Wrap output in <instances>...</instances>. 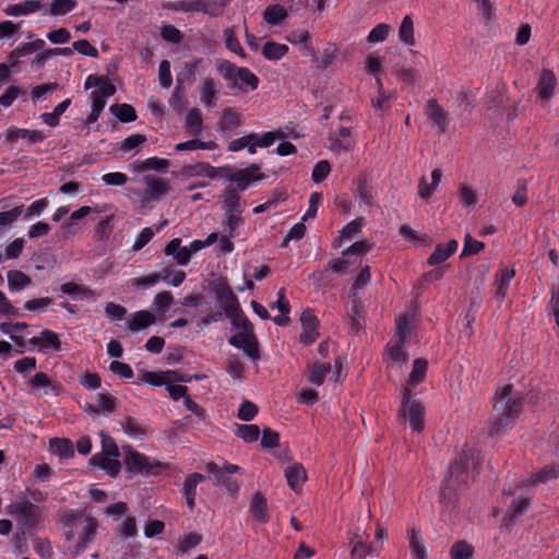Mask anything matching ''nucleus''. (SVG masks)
Segmentation results:
<instances>
[{
  "label": "nucleus",
  "instance_id": "obj_22",
  "mask_svg": "<svg viewBox=\"0 0 559 559\" xmlns=\"http://www.w3.org/2000/svg\"><path fill=\"white\" fill-rule=\"evenodd\" d=\"M285 477L287 479L289 487L294 491L298 492L307 479V473L302 464L296 463L286 468Z\"/></svg>",
  "mask_w": 559,
  "mask_h": 559
},
{
  "label": "nucleus",
  "instance_id": "obj_34",
  "mask_svg": "<svg viewBox=\"0 0 559 559\" xmlns=\"http://www.w3.org/2000/svg\"><path fill=\"white\" fill-rule=\"evenodd\" d=\"M530 504V498L514 499L504 514V520L509 521L510 523H513L516 519H519L526 512Z\"/></svg>",
  "mask_w": 559,
  "mask_h": 559
},
{
  "label": "nucleus",
  "instance_id": "obj_10",
  "mask_svg": "<svg viewBox=\"0 0 559 559\" xmlns=\"http://www.w3.org/2000/svg\"><path fill=\"white\" fill-rule=\"evenodd\" d=\"M31 390L45 389V395L58 396L64 392V388L57 381L50 380L45 372H37L28 380Z\"/></svg>",
  "mask_w": 559,
  "mask_h": 559
},
{
  "label": "nucleus",
  "instance_id": "obj_25",
  "mask_svg": "<svg viewBox=\"0 0 559 559\" xmlns=\"http://www.w3.org/2000/svg\"><path fill=\"white\" fill-rule=\"evenodd\" d=\"M250 511L259 522L266 523L269 521L266 499L262 492L258 491L252 496Z\"/></svg>",
  "mask_w": 559,
  "mask_h": 559
},
{
  "label": "nucleus",
  "instance_id": "obj_15",
  "mask_svg": "<svg viewBox=\"0 0 559 559\" xmlns=\"http://www.w3.org/2000/svg\"><path fill=\"white\" fill-rule=\"evenodd\" d=\"M557 85L555 73L549 69H544L540 73L536 86L537 94L542 100L548 102L552 97V92Z\"/></svg>",
  "mask_w": 559,
  "mask_h": 559
},
{
  "label": "nucleus",
  "instance_id": "obj_58",
  "mask_svg": "<svg viewBox=\"0 0 559 559\" xmlns=\"http://www.w3.org/2000/svg\"><path fill=\"white\" fill-rule=\"evenodd\" d=\"M186 124L188 128L191 129V133L194 135H198L202 131V117L201 111L199 108H192L189 110L187 118H186Z\"/></svg>",
  "mask_w": 559,
  "mask_h": 559
},
{
  "label": "nucleus",
  "instance_id": "obj_17",
  "mask_svg": "<svg viewBox=\"0 0 559 559\" xmlns=\"http://www.w3.org/2000/svg\"><path fill=\"white\" fill-rule=\"evenodd\" d=\"M205 480V476L200 473H192L185 479L182 495L189 509L195 506L197 486Z\"/></svg>",
  "mask_w": 559,
  "mask_h": 559
},
{
  "label": "nucleus",
  "instance_id": "obj_44",
  "mask_svg": "<svg viewBox=\"0 0 559 559\" xmlns=\"http://www.w3.org/2000/svg\"><path fill=\"white\" fill-rule=\"evenodd\" d=\"M71 104V99H64L59 105H57L52 112H45L40 116L41 120L50 126L56 127L59 124V118L60 116L69 108Z\"/></svg>",
  "mask_w": 559,
  "mask_h": 559
},
{
  "label": "nucleus",
  "instance_id": "obj_60",
  "mask_svg": "<svg viewBox=\"0 0 559 559\" xmlns=\"http://www.w3.org/2000/svg\"><path fill=\"white\" fill-rule=\"evenodd\" d=\"M60 290L67 295H81L83 297L91 298L94 296V292L87 287L79 285L73 282L64 283L60 286Z\"/></svg>",
  "mask_w": 559,
  "mask_h": 559
},
{
  "label": "nucleus",
  "instance_id": "obj_41",
  "mask_svg": "<svg viewBox=\"0 0 559 559\" xmlns=\"http://www.w3.org/2000/svg\"><path fill=\"white\" fill-rule=\"evenodd\" d=\"M287 10L281 4H272L265 8L263 11V19L266 23L272 25L280 24L287 17Z\"/></svg>",
  "mask_w": 559,
  "mask_h": 559
},
{
  "label": "nucleus",
  "instance_id": "obj_36",
  "mask_svg": "<svg viewBox=\"0 0 559 559\" xmlns=\"http://www.w3.org/2000/svg\"><path fill=\"white\" fill-rule=\"evenodd\" d=\"M231 0H201L200 11L212 17L222 16Z\"/></svg>",
  "mask_w": 559,
  "mask_h": 559
},
{
  "label": "nucleus",
  "instance_id": "obj_31",
  "mask_svg": "<svg viewBox=\"0 0 559 559\" xmlns=\"http://www.w3.org/2000/svg\"><path fill=\"white\" fill-rule=\"evenodd\" d=\"M515 272L513 269H502L496 275V283L498 285L496 290V297L499 301L503 300L507 295L508 287L510 285L511 280L513 278Z\"/></svg>",
  "mask_w": 559,
  "mask_h": 559
},
{
  "label": "nucleus",
  "instance_id": "obj_6",
  "mask_svg": "<svg viewBox=\"0 0 559 559\" xmlns=\"http://www.w3.org/2000/svg\"><path fill=\"white\" fill-rule=\"evenodd\" d=\"M7 512L15 516L22 526L32 528L37 523L39 508L26 499H19L8 506Z\"/></svg>",
  "mask_w": 559,
  "mask_h": 559
},
{
  "label": "nucleus",
  "instance_id": "obj_53",
  "mask_svg": "<svg viewBox=\"0 0 559 559\" xmlns=\"http://www.w3.org/2000/svg\"><path fill=\"white\" fill-rule=\"evenodd\" d=\"M76 0H52L49 13L53 16L64 15L75 9Z\"/></svg>",
  "mask_w": 559,
  "mask_h": 559
},
{
  "label": "nucleus",
  "instance_id": "obj_20",
  "mask_svg": "<svg viewBox=\"0 0 559 559\" xmlns=\"http://www.w3.org/2000/svg\"><path fill=\"white\" fill-rule=\"evenodd\" d=\"M457 249V241L452 239L448 243H439L428 258L429 265H439L448 260Z\"/></svg>",
  "mask_w": 559,
  "mask_h": 559
},
{
  "label": "nucleus",
  "instance_id": "obj_61",
  "mask_svg": "<svg viewBox=\"0 0 559 559\" xmlns=\"http://www.w3.org/2000/svg\"><path fill=\"white\" fill-rule=\"evenodd\" d=\"M258 414V406L251 401H243L238 409L237 417L243 421L252 420Z\"/></svg>",
  "mask_w": 559,
  "mask_h": 559
},
{
  "label": "nucleus",
  "instance_id": "obj_43",
  "mask_svg": "<svg viewBox=\"0 0 559 559\" xmlns=\"http://www.w3.org/2000/svg\"><path fill=\"white\" fill-rule=\"evenodd\" d=\"M287 51L288 47L286 45L275 41H267L262 48L263 56L269 60H280Z\"/></svg>",
  "mask_w": 559,
  "mask_h": 559
},
{
  "label": "nucleus",
  "instance_id": "obj_47",
  "mask_svg": "<svg viewBox=\"0 0 559 559\" xmlns=\"http://www.w3.org/2000/svg\"><path fill=\"white\" fill-rule=\"evenodd\" d=\"M399 38L406 45L413 46L415 44L414 24L409 15H406L400 25Z\"/></svg>",
  "mask_w": 559,
  "mask_h": 559
},
{
  "label": "nucleus",
  "instance_id": "obj_45",
  "mask_svg": "<svg viewBox=\"0 0 559 559\" xmlns=\"http://www.w3.org/2000/svg\"><path fill=\"white\" fill-rule=\"evenodd\" d=\"M330 364L317 362L310 367L309 381L314 385H321L329 372H331Z\"/></svg>",
  "mask_w": 559,
  "mask_h": 559
},
{
  "label": "nucleus",
  "instance_id": "obj_54",
  "mask_svg": "<svg viewBox=\"0 0 559 559\" xmlns=\"http://www.w3.org/2000/svg\"><path fill=\"white\" fill-rule=\"evenodd\" d=\"M216 144L212 141L203 142L199 139L189 140L187 142L178 143L175 146L176 151H193V150H213Z\"/></svg>",
  "mask_w": 559,
  "mask_h": 559
},
{
  "label": "nucleus",
  "instance_id": "obj_63",
  "mask_svg": "<svg viewBox=\"0 0 559 559\" xmlns=\"http://www.w3.org/2000/svg\"><path fill=\"white\" fill-rule=\"evenodd\" d=\"M459 199L463 206L469 207L477 203L475 191L467 185H463L459 189Z\"/></svg>",
  "mask_w": 559,
  "mask_h": 559
},
{
  "label": "nucleus",
  "instance_id": "obj_18",
  "mask_svg": "<svg viewBox=\"0 0 559 559\" xmlns=\"http://www.w3.org/2000/svg\"><path fill=\"white\" fill-rule=\"evenodd\" d=\"M90 464L104 469L110 477H116L121 471V463L117 457L95 454L90 459Z\"/></svg>",
  "mask_w": 559,
  "mask_h": 559
},
{
  "label": "nucleus",
  "instance_id": "obj_49",
  "mask_svg": "<svg viewBox=\"0 0 559 559\" xmlns=\"http://www.w3.org/2000/svg\"><path fill=\"white\" fill-rule=\"evenodd\" d=\"M50 450L61 457L73 456V444L69 439L55 438L50 440Z\"/></svg>",
  "mask_w": 559,
  "mask_h": 559
},
{
  "label": "nucleus",
  "instance_id": "obj_38",
  "mask_svg": "<svg viewBox=\"0 0 559 559\" xmlns=\"http://www.w3.org/2000/svg\"><path fill=\"white\" fill-rule=\"evenodd\" d=\"M8 285L11 290H21L32 284V278L22 271L11 270L8 272Z\"/></svg>",
  "mask_w": 559,
  "mask_h": 559
},
{
  "label": "nucleus",
  "instance_id": "obj_21",
  "mask_svg": "<svg viewBox=\"0 0 559 559\" xmlns=\"http://www.w3.org/2000/svg\"><path fill=\"white\" fill-rule=\"evenodd\" d=\"M44 7L43 0H25L23 2L9 5L4 13L10 16H20L35 13Z\"/></svg>",
  "mask_w": 559,
  "mask_h": 559
},
{
  "label": "nucleus",
  "instance_id": "obj_48",
  "mask_svg": "<svg viewBox=\"0 0 559 559\" xmlns=\"http://www.w3.org/2000/svg\"><path fill=\"white\" fill-rule=\"evenodd\" d=\"M260 433V428L257 425H236V436L245 442H255Z\"/></svg>",
  "mask_w": 559,
  "mask_h": 559
},
{
  "label": "nucleus",
  "instance_id": "obj_42",
  "mask_svg": "<svg viewBox=\"0 0 559 559\" xmlns=\"http://www.w3.org/2000/svg\"><path fill=\"white\" fill-rule=\"evenodd\" d=\"M243 223L241 218V213H224L222 225L223 233L228 234L229 236H237V229Z\"/></svg>",
  "mask_w": 559,
  "mask_h": 559
},
{
  "label": "nucleus",
  "instance_id": "obj_5",
  "mask_svg": "<svg viewBox=\"0 0 559 559\" xmlns=\"http://www.w3.org/2000/svg\"><path fill=\"white\" fill-rule=\"evenodd\" d=\"M211 289L215 294L218 306L224 310L226 316H230L231 311L239 310L240 305L237 296L227 283V280L219 277L211 283Z\"/></svg>",
  "mask_w": 559,
  "mask_h": 559
},
{
  "label": "nucleus",
  "instance_id": "obj_28",
  "mask_svg": "<svg viewBox=\"0 0 559 559\" xmlns=\"http://www.w3.org/2000/svg\"><path fill=\"white\" fill-rule=\"evenodd\" d=\"M155 322H156V317L153 313H151L146 310H141L133 314V317L128 325V330L130 332H138L140 330L146 329L147 326H150L151 324H154Z\"/></svg>",
  "mask_w": 559,
  "mask_h": 559
},
{
  "label": "nucleus",
  "instance_id": "obj_8",
  "mask_svg": "<svg viewBox=\"0 0 559 559\" xmlns=\"http://www.w3.org/2000/svg\"><path fill=\"white\" fill-rule=\"evenodd\" d=\"M300 322L302 325V332L299 335L300 342L306 345L314 343L319 337V320L313 311L310 309L302 311Z\"/></svg>",
  "mask_w": 559,
  "mask_h": 559
},
{
  "label": "nucleus",
  "instance_id": "obj_7",
  "mask_svg": "<svg viewBox=\"0 0 559 559\" xmlns=\"http://www.w3.org/2000/svg\"><path fill=\"white\" fill-rule=\"evenodd\" d=\"M122 450L126 453L124 464L131 473L150 475L153 473L154 467L164 466V464L158 461H151L147 456L135 451L131 445H123Z\"/></svg>",
  "mask_w": 559,
  "mask_h": 559
},
{
  "label": "nucleus",
  "instance_id": "obj_11",
  "mask_svg": "<svg viewBox=\"0 0 559 559\" xmlns=\"http://www.w3.org/2000/svg\"><path fill=\"white\" fill-rule=\"evenodd\" d=\"M260 170V166L257 164H251L245 169H240L234 174H229V171L224 176L227 177L228 180L236 182L239 190H246L250 182L258 181L263 178L262 175L253 176L254 171Z\"/></svg>",
  "mask_w": 559,
  "mask_h": 559
},
{
  "label": "nucleus",
  "instance_id": "obj_39",
  "mask_svg": "<svg viewBox=\"0 0 559 559\" xmlns=\"http://www.w3.org/2000/svg\"><path fill=\"white\" fill-rule=\"evenodd\" d=\"M201 102L207 107L216 105L215 82L212 78H206L200 86Z\"/></svg>",
  "mask_w": 559,
  "mask_h": 559
},
{
  "label": "nucleus",
  "instance_id": "obj_12",
  "mask_svg": "<svg viewBox=\"0 0 559 559\" xmlns=\"http://www.w3.org/2000/svg\"><path fill=\"white\" fill-rule=\"evenodd\" d=\"M183 174L188 176H206L209 178H216L225 176L228 171V167H213L207 163H197L194 165H187L183 167Z\"/></svg>",
  "mask_w": 559,
  "mask_h": 559
},
{
  "label": "nucleus",
  "instance_id": "obj_51",
  "mask_svg": "<svg viewBox=\"0 0 559 559\" xmlns=\"http://www.w3.org/2000/svg\"><path fill=\"white\" fill-rule=\"evenodd\" d=\"M474 548L465 540L456 542L450 549L451 559H471Z\"/></svg>",
  "mask_w": 559,
  "mask_h": 559
},
{
  "label": "nucleus",
  "instance_id": "obj_9",
  "mask_svg": "<svg viewBox=\"0 0 559 559\" xmlns=\"http://www.w3.org/2000/svg\"><path fill=\"white\" fill-rule=\"evenodd\" d=\"M425 112L431 121V127H437L440 133H444L449 127V114L438 103L437 99H429L426 103Z\"/></svg>",
  "mask_w": 559,
  "mask_h": 559
},
{
  "label": "nucleus",
  "instance_id": "obj_29",
  "mask_svg": "<svg viewBox=\"0 0 559 559\" xmlns=\"http://www.w3.org/2000/svg\"><path fill=\"white\" fill-rule=\"evenodd\" d=\"M273 307H276L282 313V317L272 318L273 322L276 325H281V326L289 324L290 318L288 317V313L290 311V305H289V301L285 297L284 288L280 289L277 301L272 306V308Z\"/></svg>",
  "mask_w": 559,
  "mask_h": 559
},
{
  "label": "nucleus",
  "instance_id": "obj_24",
  "mask_svg": "<svg viewBox=\"0 0 559 559\" xmlns=\"http://www.w3.org/2000/svg\"><path fill=\"white\" fill-rule=\"evenodd\" d=\"M406 344L405 342L393 340L385 347V356L392 362L399 364L402 367L408 359Z\"/></svg>",
  "mask_w": 559,
  "mask_h": 559
},
{
  "label": "nucleus",
  "instance_id": "obj_64",
  "mask_svg": "<svg viewBox=\"0 0 559 559\" xmlns=\"http://www.w3.org/2000/svg\"><path fill=\"white\" fill-rule=\"evenodd\" d=\"M391 31L390 25L388 24H378L368 35L367 40L368 43L374 44V43H381L384 41Z\"/></svg>",
  "mask_w": 559,
  "mask_h": 559
},
{
  "label": "nucleus",
  "instance_id": "obj_33",
  "mask_svg": "<svg viewBox=\"0 0 559 559\" xmlns=\"http://www.w3.org/2000/svg\"><path fill=\"white\" fill-rule=\"evenodd\" d=\"M240 124L241 118L235 108L229 107L223 110L222 118L218 121V128L221 131H230Z\"/></svg>",
  "mask_w": 559,
  "mask_h": 559
},
{
  "label": "nucleus",
  "instance_id": "obj_1",
  "mask_svg": "<svg viewBox=\"0 0 559 559\" xmlns=\"http://www.w3.org/2000/svg\"><path fill=\"white\" fill-rule=\"evenodd\" d=\"M524 395L513 384H506L497 390L489 419V435H501L512 428L522 413Z\"/></svg>",
  "mask_w": 559,
  "mask_h": 559
},
{
  "label": "nucleus",
  "instance_id": "obj_26",
  "mask_svg": "<svg viewBox=\"0 0 559 559\" xmlns=\"http://www.w3.org/2000/svg\"><path fill=\"white\" fill-rule=\"evenodd\" d=\"M171 374H176V371H142L139 377L141 381L148 383L154 386L167 385L171 382Z\"/></svg>",
  "mask_w": 559,
  "mask_h": 559
},
{
  "label": "nucleus",
  "instance_id": "obj_16",
  "mask_svg": "<svg viewBox=\"0 0 559 559\" xmlns=\"http://www.w3.org/2000/svg\"><path fill=\"white\" fill-rule=\"evenodd\" d=\"M166 255H171L179 265H186L191 259V250L187 247H181V239H171L164 249Z\"/></svg>",
  "mask_w": 559,
  "mask_h": 559
},
{
  "label": "nucleus",
  "instance_id": "obj_57",
  "mask_svg": "<svg viewBox=\"0 0 559 559\" xmlns=\"http://www.w3.org/2000/svg\"><path fill=\"white\" fill-rule=\"evenodd\" d=\"M484 243L474 239L469 234H466L464 237V246L461 252V258L469 257L477 254L484 249Z\"/></svg>",
  "mask_w": 559,
  "mask_h": 559
},
{
  "label": "nucleus",
  "instance_id": "obj_40",
  "mask_svg": "<svg viewBox=\"0 0 559 559\" xmlns=\"http://www.w3.org/2000/svg\"><path fill=\"white\" fill-rule=\"evenodd\" d=\"M223 198L225 213H242L240 195L235 188H227Z\"/></svg>",
  "mask_w": 559,
  "mask_h": 559
},
{
  "label": "nucleus",
  "instance_id": "obj_2",
  "mask_svg": "<svg viewBox=\"0 0 559 559\" xmlns=\"http://www.w3.org/2000/svg\"><path fill=\"white\" fill-rule=\"evenodd\" d=\"M474 460L472 450H462V452L450 464L448 476L445 477L440 490V502L447 508L454 507L457 491L468 481L467 469L471 461Z\"/></svg>",
  "mask_w": 559,
  "mask_h": 559
},
{
  "label": "nucleus",
  "instance_id": "obj_3",
  "mask_svg": "<svg viewBox=\"0 0 559 559\" xmlns=\"http://www.w3.org/2000/svg\"><path fill=\"white\" fill-rule=\"evenodd\" d=\"M406 418L415 432H421L425 427V407L423 404L412 397V391L409 388H404L402 405L397 413V419L402 423H406Z\"/></svg>",
  "mask_w": 559,
  "mask_h": 559
},
{
  "label": "nucleus",
  "instance_id": "obj_13",
  "mask_svg": "<svg viewBox=\"0 0 559 559\" xmlns=\"http://www.w3.org/2000/svg\"><path fill=\"white\" fill-rule=\"evenodd\" d=\"M85 526L83 532L79 535L78 543L74 546L73 554L79 555L83 552L88 544L95 538L98 523L96 519L88 515L84 518Z\"/></svg>",
  "mask_w": 559,
  "mask_h": 559
},
{
  "label": "nucleus",
  "instance_id": "obj_62",
  "mask_svg": "<svg viewBox=\"0 0 559 559\" xmlns=\"http://www.w3.org/2000/svg\"><path fill=\"white\" fill-rule=\"evenodd\" d=\"M97 405L103 413H112L117 407V399L110 393H100L97 395Z\"/></svg>",
  "mask_w": 559,
  "mask_h": 559
},
{
  "label": "nucleus",
  "instance_id": "obj_30",
  "mask_svg": "<svg viewBox=\"0 0 559 559\" xmlns=\"http://www.w3.org/2000/svg\"><path fill=\"white\" fill-rule=\"evenodd\" d=\"M169 166V162L165 158L158 157H150L145 160H135L133 163V168L138 173H143L146 170H165Z\"/></svg>",
  "mask_w": 559,
  "mask_h": 559
},
{
  "label": "nucleus",
  "instance_id": "obj_46",
  "mask_svg": "<svg viewBox=\"0 0 559 559\" xmlns=\"http://www.w3.org/2000/svg\"><path fill=\"white\" fill-rule=\"evenodd\" d=\"M557 477H559V464L544 467L539 472L532 475V477L527 480V484L535 485Z\"/></svg>",
  "mask_w": 559,
  "mask_h": 559
},
{
  "label": "nucleus",
  "instance_id": "obj_32",
  "mask_svg": "<svg viewBox=\"0 0 559 559\" xmlns=\"http://www.w3.org/2000/svg\"><path fill=\"white\" fill-rule=\"evenodd\" d=\"M120 426L123 431L136 439H142L146 435V428L140 424L135 418L127 416L120 420Z\"/></svg>",
  "mask_w": 559,
  "mask_h": 559
},
{
  "label": "nucleus",
  "instance_id": "obj_27",
  "mask_svg": "<svg viewBox=\"0 0 559 559\" xmlns=\"http://www.w3.org/2000/svg\"><path fill=\"white\" fill-rule=\"evenodd\" d=\"M355 182V194L359 199L360 204L371 206L373 202V194L367 176H359Z\"/></svg>",
  "mask_w": 559,
  "mask_h": 559
},
{
  "label": "nucleus",
  "instance_id": "obj_4",
  "mask_svg": "<svg viewBox=\"0 0 559 559\" xmlns=\"http://www.w3.org/2000/svg\"><path fill=\"white\" fill-rule=\"evenodd\" d=\"M219 73L227 81H230V87L246 91V86L257 90L259 78L247 68H240L229 61H224L218 67Z\"/></svg>",
  "mask_w": 559,
  "mask_h": 559
},
{
  "label": "nucleus",
  "instance_id": "obj_50",
  "mask_svg": "<svg viewBox=\"0 0 559 559\" xmlns=\"http://www.w3.org/2000/svg\"><path fill=\"white\" fill-rule=\"evenodd\" d=\"M412 333L411 319L408 314L401 316L396 321V333L393 340L408 343Z\"/></svg>",
  "mask_w": 559,
  "mask_h": 559
},
{
  "label": "nucleus",
  "instance_id": "obj_52",
  "mask_svg": "<svg viewBox=\"0 0 559 559\" xmlns=\"http://www.w3.org/2000/svg\"><path fill=\"white\" fill-rule=\"evenodd\" d=\"M226 317L230 320L233 328L237 331L253 330L252 323L245 316L241 308H239V310L231 311L230 316Z\"/></svg>",
  "mask_w": 559,
  "mask_h": 559
},
{
  "label": "nucleus",
  "instance_id": "obj_59",
  "mask_svg": "<svg viewBox=\"0 0 559 559\" xmlns=\"http://www.w3.org/2000/svg\"><path fill=\"white\" fill-rule=\"evenodd\" d=\"M202 542V535L199 533H189L178 544L177 551L180 554L188 552L195 548Z\"/></svg>",
  "mask_w": 559,
  "mask_h": 559
},
{
  "label": "nucleus",
  "instance_id": "obj_35",
  "mask_svg": "<svg viewBox=\"0 0 559 559\" xmlns=\"http://www.w3.org/2000/svg\"><path fill=\"white\" fill-rule=\"evenodd\" d=\"M428 368V361L425 358H416L413 362V369L409 373L407 383L415 388L424 381Z\"/></svg>",
  "mask_w": 559,
  "mask_h": 559
},
{
  "label": "nucleus",
  "instance_id": "obj_56",
  "mask_svg": "<svg viewBox=\"0 0 559 559\" xmlns=\"http://www.w3.org/2000/svg\"><path fill=\"white\" fill-rule=\"evenodd\" d=\"M195 71L197 62H185L183 69L177 74V85L181 87L185 83L192 84Z\"/></svg>",
  "mask_w": 559,
  "mask_h": 559
},
{
  "label": "nucleus",
  "instance_id": "obj_37",
  "mask_svg": "<svg viewBox=\"0 0 559 559\" xmlns=\"http://www.w3.org/2000/svg\"><path fill=\"white\" fill-rule=\"evenodd\" d=\"M109 110L120 122L127 123L136 119L135 109L129 104H114Z\"/></svg>",
  "mask_w": 559,
  "mask_h": 559
},
{
  "label": "nucleus",
  "instance_id": "obj_55",
  "mask_svg": "<svg viewBox=\"0 0 559 559\" xmlns=\"http://www.w3.org/2000/svg\"><path fill=\"white\" fill-rule=\"evenodd\" d=\"M100 442H102V450L103 455L111 456V457H118L120 455L119 448L109 435H107L105 431L99 432Z\"/></svg>",
  "mask_w": 559,
  "mask_h": 559
},
{
  "label": "nucleus",
  "instance_id": "obj_14",
  "mask_svg": "<svg viewBox=\"0 0 559 559\" xmlns=\"http://www.w3.org/2000/svg\"><path fill=\"white\" fill-rule=\"evenodd\" d=\"M206 471L213 475L215 486L223 485L226 488L227 492H229L233 496H235L238 492L239 486L237 481L230 478L229 476H226L224 471L219 468L215 462H209L206 464Z\"/></svg>",
  "mask_w": 559,
  "mask_h": 559
},
{
  "label": "nucleus",
  "instance_id": "obj_19",
  "mask_svg": "<svg viewBox=\"0 0 559 559\" xmlns=\"http://www.w3.org/2000/svg\"><path fill=\"white\" fill-rule=\"evenodd\" d=\"M147 185L145 195L154 200H159L163 195L167 194L170 190L169 181L163 178H153L151 176L144 177Z\"/></svg>",
  "mask_w": 559,
  "mask_h": 559
},
{
  "label": "nucleus",
  "instance_id": "obj_23",
  "mask_svg": "<svg viewBox=\"0 0 559 559\" xmlns=\"http://www.w3.org/2000/svg\"><path fill=\"white\" fill-rule=\"evenodd\" d=\"M20 138L26 140L29 144H36L43 142L46 139V135L40 130H27L19 128H12L8 130L7 139L9 141H15Z\"/></svg>",
  "mask_w": 559,
  "mask_h": 559
}]
</instances>
